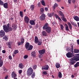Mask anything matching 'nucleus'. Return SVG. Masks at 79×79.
Listing matches in <instances>:
<instances>
[{
  "label": "nucleus",
  "mask_w": 79,
  "mask_h": 79,
  "mask_svg": "<svg viewBox=\"0 0 79 79\" xmlns=\"http://www.w3.org/2000/svg\"><path fill=\"white\" fill-rule=\"evenodd\" d=\"M3 29L5 32L7 33L12 31L13 29L14 30H16L17 29V26L14 24H13L12 25V27L10 26V24L9 23H8L6 25H4L3 26Z\"/></svg>",
  "instance_id": "1"
},
{
  "label": "nucleus",
  "mask_w": 79,
  "mask_h": 79,
  "mask_svg": "<svg viewBox=\"0 0 79 79\" xmlns=\"http://www.w3.org/2000/svg\"><path fill=\"white\" fill-rule=\"evenodd\" d=\"M79 60V54H77L76 57H73L70 59V65H73L76 63V61Z\"/></svg>",
  "instance_id": "2"
},
{
  "label": "nucleus",
  "mask_w": 79,
  "mask_h": 79,
  "mask_svg": "<svg viewBox=\"0 0 79 79\" xmlns=\"http://www.w3.org/2000/svg\"><path fill=\"white\" fill-rule=\"evenodd\" d=\"M25 48L26 49H27V50H31L33 48V46L29 44V43L27 42L25 44Z\"/></svg>",
  "instance_id": "3"
},
{
  "label": "nucleus",
  "mask_w": 79,
  "mask_h": 79,
  "mask_svg": "<svg viewBox=\"0 0 79 79\" xmlns=\"http://www.w3.org/2000/svg\"><path fill=\"white\" fill-rule=\"evenodd\" d=\"M32 73H33V69L32 68L30 67L28 69L27 72L28 76H30Z\"/></svg>",
  "instance_id": "4"
},
{
  "label": "nucleus",
  "mask_w": 79,
  "mask_h": 79,
  "mask_svg": "<svg viewBox=\"0 0 79 79\" xmlns=\"http://www.w3.org/2000/svg\"><path fill=\"white\" fill-rule=\"evenodd\" d=\"M66 56L67 58H72L74 56V54L73 52H69L66 54Z\"/></svg>",
  "instance_id": "5"
},
{
  "label": "nucleus",
  "mask_w": 79,
  "mask_h": 79,
  "mask_svg": "<svg viewBox=\"0 0 79 79\" xmlns=\"http://www.w3.org/2000/svg\"><path fill=\"white\" fill-rule=\"evenodd\" d=\"M24 20L25 23H27L28 24L29 23V20H30V19L29 17L27 16H25L24 18Z\"/></svg>",
  "instance_id": "6"
},
{
  "label": "nucleus",
  "mask_w": 79,
  "mask_h": 79,
  "mask_svg": "<svg viewBox=\"0 0 79 79\" xmlns=\"http://www.w3.org/2000/svg\"><path fill=\"white\" fill-rule=\"evenodd\" d=\"M73 50L74 48L73 46H72L71 47L70 49H69V47H68V49H66L67 51H69L70 52H72V53H74V52H73Z\"/></svg>",
  "instance_id": "7"
},
{
  "label": "nucleus",
  "mask_w": 79,
  "mask_h": 79,
  "mask_svg": "<svg viewBox=\"0 0 79 79\" xmlns=\"http://www.w3.org/2000/svg\"><path fill=\"white\" fill-rule=\"evenodd\" d=\"M40 19L41 21H43V20H44V19H45V15L44 14H43L40 17Z\"/></svg>",
  "instance_id": "8"
},
{
  "label": "nucleus",
  "mask_w": 79,
  "mask_h": 79,
  "mask_svg": "<svg viewBox=\"0 0 79 79\" xmlns=\"http://www.w3.org/2000/svg\"><path fill=\"white\" fill-rule=\"evenodd\" d=\"M5 31L3 30H1L0 31V35L1 37H3L5 35Z\"/></svg>",
  "instance_id": "9"
},
{
  "label": "nucleus",
  "mask_w": 79,
  "mask_h": 79,
  "mask_svg": "<svg viewBox=\"0 0 79 79\" xmlns=\"http://www.w3.org/2000/svg\"><path fill=\"white\" fill-rule=\"evenodd\" d=\"M46 31L48 33H50L51 32V28L50 27H48L45 29Z\"/></svg>",
  "instance_id": "10"
},
{
  "label": "nucleus",
  "mask_w": 79,
  "mask_h": 79,
  "mask_svg": "<svg viewBox=\"0 0 79 79\" xmlns=\"http://www.w3.org/2000/svg\"><path fill=\"white\" fill-rule=\"evenodd\" d=\"M42 69H44L45 70H48L49 69V66L48 65H46L42 67Z\"/></svg>",
  "instance_id": "11"
},
{
  "label": "nucleus",
  "mask_w": 79,
  "mask_h": 79,
  "mask_svg": "<svg viewBox=\"0 0 79 79\" xmlns=\"http://www.w3.org/2000/svg\"><path fill=\"white\" fill-rule=\"evenodd\" d=\"M11 76L12 78H15V77H16V74L15 73V72H13L12 73Z\"/></svg>",
  "instance_id": "12"
},
{
  "label": "nucleus",
  "mask_w": 79,
  "mask_h": 79,
  "mask_svg": "<svg viewBox=\"0 0 79 79\" xmlns=\"http://www.w3.org/2000/svg\"><path fill=\"white\" fill-rule=\"evenodd\" d=\"M39 38L37 36H35V40H34V42L35 44H37L38 42H39Z\"/></svg>",
  "instance_id": "13"
},
{
  "label": "nucleus",
  "mask_w": 79,
  "mask_h": 79,
  "mask_svg": "<svg viewBox=\"0 0 79 79\" xmlns=\"http://www.w3.org/2000/svg\"><path fill=\"white\" fill-rule=\"evenodd\" d=\"M29 23L31 25H35V21L33 20H30L29 21Z\"/></svg>",
  "instance_id": "14"
},
{
  "label": "nucleus",
  "mask_w": 79,
  "mask_h": 79,
  "mask_svg": "<svg viewBox=\"0 0 79 79\" xmlns=\"http://www.w3.org/2000/svg\"><path fill=\"white\" fill-rule=\"evenodd\" d=\"M39 52L44 55L45 52V49H43L41 50H40L39 51Z\"/></svg>",
  "instance_id": "15"
},
{
  "label": "nucleus",
  "mask_w": 79,
  "mask_h": 79,
  "mask_svg": "<svg viewBox=\"0 0 79 79\" xmlns=\"http://www.w3.org/2000/svg\"><path fill=\"white\" fill-rule=\"evenodd\" d=\"M48 24L47 23H46L45 25L44 26V27H43V29H45L46 28H47V27H48Z\"/></svg>",
  "instance_id": "16"
},
{
  "label": "nucleus",
  "mask_w": 79,
  "mask_h": 79,
  "mask_svg": "<svg viewBox=\"0 0 79 79\" xmlns=\"http://www.w3.org/2000/svg\"><path fill=\"white\" fill-rule=\"evenodd\" d=\"M60 14V15L62 17V18H64V14L62 12V11H59L58 12Z\"/></svg>",
  "instance_id": "17"
},
{
  "label": "nucleus",
  "mask_w": 79,
  "mask_h": 79,
  "mask_svg": "<svg viewBox=\"0 0 79 79\" xmlns=\"http://www.w3.org/2000/svg\"><path fill=\"white\" fill-rule=\"evenodd\" d=\"M73 18L74 19L75 21H79V18L77 16H75L73 17Z\"/></svg>",
  "instance_id": "18"
},
{
  "label": "nucleus",
  "mask_w": 79,
  "mask_h": 79,
  "mask_svg": "<svg viewBox=\"0 0 79 79\" xmlns=\"http://www.w3.org/2000/svg\"><path fill=\"white\" fill-rule=\"evenodd\" d=\"M42 34L43 36H47V33L45 31L42 32Z\"/></svg>",
  "instance_id": "19"
},
{
  "label": "nucleus",
  "mask_w": 79,
  "mask_h": 79,
  "mask_svg": "<svg viewBox=\"0 0 79 79\" xmlns=\"http://www.w3.org/2000/svg\"><path fill=\"white\" fill-rule=\"evenodd\" d=\"M58 6V4L56 3H55L54 5V6H53L52 7L53 11L55 10V9L56 7H57Z\"/></svg>",
  "instance_id": "20"
},
{
  "label": "nucleus",
  "mask_w": 79,
  "mask_h": 79,
  "mask_svg": "<svg viewBox=\"0 0 79 79\" xmlns=\"http://www.w3.org/2000/svg\"><path fill=\"white\" fill-rule=\"evenodd\" d=\"M41 2L42 5H43V6H46V4H45V2L44 0H42L41 1Z\"/></svg>",
  "instance_id": "21"
},
{
  "label": "nucleus",
  "mask_w": 79,
  "mask_h": 79,
  "mask_svg": "<svg viewBox=\"0 0 79 79\" xmlns=\"http://www.w3.org/2000/svg\"><path fill=\"white\" fill-rule=\"evenodd\" d=\"M3 6L5 8H8V4L7 3H5L3 4Z\"/></svg>",
  "instance_id": "22"
},
{
  "label": "nucleus",
  "mask_w": 79,
  "mask_h": 79,
  "mask_svg": "<svg viewBox=\"0 0 79 79\" xmlns=\"http://www.w3.org/2000/svg\"><path fill=\"white\" fill-rule=\"evenodd\" d=\"M71 24L73 25V26H74L75 27H77V24H76V23L73 22H71Z\"/></svg>",
  "instance_id": "23"
},
{
  "label": "nucleus",
  "mask_w": 79,
  "mask_h": 79,
  "mask_svg": "<svg viewBox=\"0 0 79 79\" xmlns=\"http://www.w3.org/2000/svg\"><path fill=\"white\" fill-rule=\"evenodd\" d=\"M56 68H60V64L58 63H56Z\"/></svg>",
  "instance_id": "24"
},
{
  "label": "nucleus",
  "mask_w": 79,
  "mask_h": 79,
  "mask_svg": "<svg viewBox=\"0 0 79 79\" xmlns=\"http://www.w3.org/2000/svg\"><path fill=\"white\" fill-rule=\"evenodd\" d=\"M53 15H54V13L53 12L48 14V15L49 17H52V16H53Z\"/></svg>",
  "instance_id": "25"
},
{
  "label": "nucleus",
  "mask_w": 79,
  "mask_h": 79,
  "mask_svg": "<svg viewBox=\"0 0 79 79\" xmlns=\"http://www.w3.org/2000/svg\"><path fill=\"white\" fill-rule=\"evenodd\" d=\"M79 52V49H74V52L75 53H77Z\"/></svg>",
  "instance_id": "26"
},
{
  "label": "nucleus",
  "mask_w": 79,
  "mask_h": 79,
  "mask_svg": "<svg viewBox=\"0 0 79 79\" xmlns=\"http://www.w3.org/2000/svg\"><path fill=\"white\" fill-rule=\"evenodd\" d=\"M19 67L20 69H23L24 67V66H23V64L22 63H20L19 64Z\"/></svg>",
  "instance_id": "27"
},
{
  "label": "nucleus",
  "mask_w": 79,
  "mask_h": 79,
  "mask_svg": "<svg viewBox=\"0 0 79 79\" xmlns=\"http://www.w3.org/2000/svg\"><path fill=\"white\" fill-rule=\"evenodd\" d=\"M19 15L20 16H21V18H23V12L22 11H20L19 12Z\"/></svg>",
  "instance_id": "28"
},
{
  "label": "nucleus",
  "mask_w": 79,
  "mask_h": 79,
  "mask_svg": "<svg viewBox=\"0 0 79 79\" xmlns=\"http://www.w3.org/2000/svg\"><path fill=\"white\" fill-rule=\"evenodd\" d=\"M58 76L59 78H61L62 77V74L60 72H59Z\"/></svg>",
  "instance_id": "29"
},
{
  "label": "nucleus",
  "mask_w": 79,
  "mask_h": 79,
  "mask_svg": "<svg viewBox=\"0 0 79 79\" xmlns=\"http://www.w3.org/2000/svg\"><path fill=\"white\" fill-rule=\"evenodd\" d=\"M78 66H79V62H77L74 65V68H77Z\"/></svg>",
  "instance_id": "30"
},
{
  "label": "nucleus",
  "mask_w": 79,
  "mask_h": 79,
  "mask_svg": "<svg viewBox=\"0 0 79 79\" xmlns=\"http://www.w3.org/2000/svg\"><path fill=\"white\" fill-rule=\"evenodd\" d=\"M35 7V6H34V5H32L30 6V8L31 10H34V8Z\"/></svg>",
  "instance_id": "31"
},
{
  "label": "nucleus",
  "mask_w": 79,
  "mask_h": 79,
  "mask_svg": "<svg viewBox=\"0 0 79 79\" xmlns=\"http://www.w3.org/2000/svg\"><path fill=\"white\" fill-rule=\"evenodd\" d=\"M21 42L22 44H23L24 42V38H22L21 39Z\"/></svg>",
  "instance_id": "32"
},
{
  "label": "nucleus",
  "mask_w": 79,
  "mask_h": 79,
  "mask_svg": "<svg viewBox=\"0 0 79 79\" xmlns=\"http://www.w3.org/2000/svg\"><path fill=\"white\" fill-rule=\"evenodd\" d=\"M35 51H33L31 53V56H35Z\"/></svg>",
  "instance_id": "33"
},
{
  "label": "nucleus",
  "mask_w": 79,
  "mask_h": 79,
  "mask_svg": "<svg viewBox=\"0 0 79 79\" xmlns=\"http://www.w3.org/2000/svg\"><path fill=\"white\" fill-rule=\"evenodd\" d=\"M68 24L69 26L70 29H72V25H71V23L69 22L68 23Z\"/></svg>",
  "instance_id": "34"
},
{
  "label": "nucleus",
  "mask_w": 79,
  "mask_h": 79,
  "mask_svg": "<svg viewBox=\"0 0 79 79\" xmlns=\"http://www.w3.org/2000/svg\"><path fill=\"white\" fill-rule=\"evenodd\" d=\"M19 52V51L18 50H15L14 51V54H15V55H16V54H17V53H18Z\"/></svg>",
  "instance_id": "35"
},
{
  "label": "nucleus",
  "mask_w": 79,
  "mask_h": 79,
  "mask_svg": "<svg viewBox=\"0 0 79 79\" xmlns=\"http://www.w3.org/2000/svg\"><path fill=\"white\" fill-rule=\"evenodd\" d=\"M39 57L40 58H42L43 57V54L39 53Z\"/></svg>",
  "instance_id": "36"
},
{
  "label": "nucleus",
  "mask_w": 79,
  "mask_h": 79,
  "mask_svg": "<svg viewBox=\"0 0 79 79\" xmlns=\"http://www.w3.org/2000/svg\"><path fill=\"white\" fill-rule=\"evenodd\" d=\"M40 11L41 13H43L44 11V9L43 8H42L40 9Z\"/></svg>",
  "instance_id": "37"
},
{
  "label": "nucleus",
  "mask_w": 79,
  "mask_h": 79,
  "mask_svg": "<svg viewBox=\"0 0 79 79\" xmlns=\"http://www.w3.org/2000/svg\"><path fill=\"white\" fill-rule=\"evenodd\" d=\"M35 73H33L31 74V78H34V77H35Z\"/></svg>",
  "instance_id": "38"
},
{
  "label": "nucleus",
  "mask_w": 79,
  "mask_h": 79,
  "mask_svg": "<svg viewBox=\"0 0 79 79\" xmlns=\"http://www.w3.org/2000/svg\"><path fill=\"white\" fill-rule=\"evenodd\" d=\"M3 39H5V40H8V36H5L4 37H3Z\"/></svg>",
  "instance_id": "39"
},
{
  "label": "nucleus",
  "mask_w": 79,
  "mask_h": 79,
  "mask_svg": "<svg viewBox=\"0 0 79 79\" xmlns=\"http://www.w3.org/2000/svg\"><path fill=\"white\" fill-rule=\"evenodd\" d=\"M38 45H42V41H39V42H38Z\"/></svg>",
  "instance_id": "40"
},
{
  "label": "nucleus",
  "mask_w": 79,
  "mask_h": 79,
  "mask_svg": "<svg viewBox=\"0 0 79 79\" xmlns=\"http://www.w3.org/2000/svg\"><path fill=\"white\" fill-rule=\"evenodd\" d=\"M8 47L10 48H11V43H8Z\"/></svg>",
  "instance_id": "41"
},
{
  "label": "nucleus",
  "mask_w": 79,
  "mask_h": 79,
  "mask_svg": "<svg viewBox=\"0 0 79 79\" xmlns=\"http://www.w3.org/2000/svg\"><path fill=\"white\" fill-rule=\"evenodd\" d=\"M3 61L1 60L0 61V67H2V66H3Z\"/></svg>",
  "instance_id": "42"
},
{
  "label": "nucleus",
  "mask_w": 79,
  "mask_h": 79,
  "mask_svg": "<svg viewBox=\"0 0 79 79\" xmlns=\"http://www.w3.org/2000/svg\"><path fill=\"white\" fill-rule=\"evenodd\" d=\"M60 26L61 27V30H63V29L64 28V26H63V25L62 24H61Z\"/></svg>",
  "instance_id": "43"
},
{
  "label": "nucleus",
  "mask_w": 79,
  "mask_h": 79,
  "mask_svg": "<svg viewBox=\"0 0 79 79\" xmlns=\"http://www.w3.org/2000/svg\"><path fill=\"white\" fill-rule=\"evenodd\" d=\"M33 69H35L37 68V65H35L33 66Z\"/></svg>",
  "instance_id": "44"
},
{
  "label": "nucleus",
  "mask_w": 79,
  "mask_h": 79,
  "mask_svg": "<svg viewBox=\"0 0 79 79\" xmlns=\"http://www.w3.org/2000/svg\"><path fill=\"white\" fill-rule=\"evenodd\" d=\"M24 59H27V58H28V55H25L24 56Z\"/></svg>",
  "instance_id": "45"
},
{
  "label": "nucleus",
  "mask_w": 79,
  "mask_h": 79,
  "mask_svg": "<svg viewBox=\"0 0 79 79\" xmlns=\"http://www.w3.org/2000/svg\"><path fill=\"white\" fill-rule=\"evenodd\" d=\"M0 5H3V2L1 0H0Z\"/></svg>",
  "instance_id": "46"
},
{
  "label": "nucleus",
  "mask_w": 79,
  "mask_h": 79,
  "mask_svg": "<svg viewBox=\"0 0 79 79\" xmlns=\"http://www.w3.org/2000/svg\"><path fill=\"white\" fill-rule=\"evenodd\" d=\"M23 44L21 42H19L18 43V45H23Z\"/></svg>",
  "instance_id": "47"
},
{
  "label": "nucleus",
  "mask_w": 79,
  "mask_h": 79,
  "mask_svg": "<svg viewBox=\"0 0 79 79\" xmlns=\"http://www.w3.org/2000/svg\"><path fill=\"white\" fill-rule=\"evenodd\" d=\"M65 29L67 31L69 30V28H68V25H67L66 27H65Z\"/></svg>",
  "instance_id": "48"
},
{
  "label": "nucleus",
  "mask_w": 79,
  "mask_h": 79,
  "mask_svg": "<svg viewBox=\"0 0 79 79\" xmlns=\"http://www.w3.org/2000/svg\"><path fill=\"white\" fill-rule=\"evenodd\" d=\"M63 18L62 19L64 21H66V19H65V18H64V17H62Z\"/></svg>",
  "instance_id": "49"
},
{
  "label": "nucleus",
  "mask_w": 79,
  "mask_h": 79,
  "mask_svg": "<svg viewBox=\"0 0 79 79\" xmlns=\"http://www.w3.org/2000/svg\"><path fill=\"white\" fill-rule=\"evenodd\" d=\"M19 74H21L22 73V70H20L19 71Z\"/></svg>",
  "instance_id": "50"
},
{
  "label": "nucleus",
  "mask_w": 79,
  "mask_h": 79,
  "mask_svg": "<svg viewBox=\"0 0 79 79\" xmlns=\"http://www.w3.org/2000/svg\"><path fill=\"white\" fill-rule=\"evenodd\" d=\"M9 58L10 59V60H12V57L11 56H9Z\"/></svg>",
  "instance_id": "51"
},
{
  "label": "nucleus",
  "mask_w": 79,
  "mask_h": 79,
  "mask_svg": "<svg viewBox=\"0 0 79 79\" xmlns=\"http://www.w3.org/2000/svg\"><path fill=\"white\" fill-rule=\"evenodd\" d=\"M48 8H47V7H45V10L46 11H48Z\"/></svg>",
  "instance_id": "52"
},
{
  "label": "nucleus",
  "mask_w": 79,
  "mask_h": 79,
  "mask_svg": "<svg viewBox=\"0 0 79 79\" xmlns=\"http://www.w3.org/2000/svg\"><path fill=\"white\" fill-rule=\"evenodd\" d=\"M43 73L44 74V75H46L47 74V72L46 71H44L43 72Z\"/></svg>",
  "instance_id": "53"
},
{
  "label": "nucleus",
  "mask_w": 79,
  "mask_h": 79,
  "mask_svg": "<svg viewBox=\"0 0 79 79\" xmlns=\"http://www.w3.org/2000/svg\"><path fill=\"white\" fill-rule=\"evenodd\" d=\"M72 0H68L69 3V4H71V2Z\"/></svg>",
  "instance_id": "54"
},
{
  "label": "nucleus",
  "mask_w": 79,
  "mask_h": 79,
  "mask_svg": "<svg viewBox=\"0 0 79 79\" xmlns=\"http://www.w3.org/2000/svg\"><path fill=\"white\" fill-rule=\"evenodd\" d=\"M2 52L3 53H5L6 52V51H5V50H3L2 51Z\"/></svg>",
  "instance_id": "55"
},
{
  "label": "nucleus",
  "mask_w": 79,
  "mask_h": 79,
  "mask_svg": "<svg viewBox=\"0 0 79 79\" xmlns=\"http://www.w3.org/2000/svg\"><path fill=\"white\" fill-rule=\"evenodd\" d=\"M72 2L73 3H75L76 2V0H72Z\"/></svg>",
  "instance_id": "56"
},
{
  "label": "nucleus",
  "mask_w": 79,
  "mask_h": 79,
  "mask_svg": "<svg viewBox=\"0 0 79 79\" xmlns=\"http://www.w3.org/2000/svg\"><path fill=\"white\" fill-rule=\"evenodd\" d=\"M56 17L58 19L60 17H59V16H58V15H56Z\"/></svg>",
  "instance_id": "57"
},
{
  "label": "nucleus",
  "mask_w": 79,
  "mask_h": 79,
  "mask_svg": "<svg viewBox=\"0 0 79 79\" xmlns=\"http://www.w3.org/2000/svg\"><path fill=\"white\" fill-rule=\"evenodd\" d=\"M77 42L78 44L79 45V40H77Z\"/></svg>",
  "instance_id": "58"
},
{
  "label": "nucleus",
  "mask_w": 79,
  "mask_h": 79,
  "mask_svg": "<svg viewBox=\"0 0 79 79\" xmlns=\"http://www.w3.org/2000/svg\"><path fill=\"white\" fill-rule=\"evenodd\" d=\"M58 19H59L60 21H61V18H60V17H59Z\"/></svg>",
  "instance_id": "59"
},
{
  "label": "nucleus",
  "mask_w": 79,
  "mask_h": 79,
  "mask_svg": "<svg viewBox=\"0 0 79 79\" xmlns=\"http://www.w3.org/2000/svg\"><path fill=\"white\" fill-rule=\"evenodd\" d=\"M38 6H40V2L38 3Z\"/></svg>",
  "instance_id": "60"
},
{
  "label": "nucleus",
  "mask_w": 79,
  "mask_h": 79,
  "mask_svg": "<svg viewBox=\"0 0 79 79\" xmlns=\"http://www.w3.org/2000/svg\"><path fill=\"white\" fill-rule=\"evenodd\" d=\"M74 76L73 75H72L71 76V78H74Z\"/></svg>",
  "instance_id": "61"
},
{
  "label": "nucleus",
  "mask_w": 79,
  "mask_h": 79,
  "mask_svg": "<svg viewBox=\"0 0 79 79\" xmlns=\"http://www.w3.org/2000/svg\"><path fill=\"white\" fill-rule=\"evenodd\" d=\"M8 76H7L5 77V79H7L8 78Z\"/></svg>",
  "instance_id": "62"
},
{
  "label": "nucleus",
  "mask_w": 79,
  "mask_h": 79,
  "mask_svg": "<svg viewBox=\"0 0 79 79\" xmlns=\"http://www.w3.org/2000/svg\"><path fill=\"white\" fill-rule=\"evenodd\" d=\"M14 3H16L17 2V0H14Z\"/></svg>",
  "instance_id": "63"
},
{
  "label": "nucleus",
  "mask_w": 79,
  "mask_h": 79,
  "mask_svg": "<svg viewBox=\"0 0 79 79\" xmlns=\"http://www.w3.org/2000/svg\"><path fill=\"white\" fill-rule=\"evenodd\" d=\"M77 25H78V27H79V22H77Z\"/></svg>",
  "instance_id": "64"
}]
</instances>
